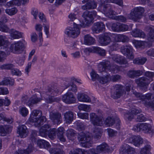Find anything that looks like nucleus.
<instances>
[{
	"label": "nucleus",
	"instance_id": "obj_1",
	"mask_svg": "<svg viewBox=\"0 0 154 154\" xmlns=\"http://www.w3.org/2000/svg\"><path fill=\"white\" fill-rule=\"evenodd\" d=\"M133 94L138 99L142 101L143 103L146 106L149 107L154 110V94L152 93H148L145 95L134 91Z\"/></svg>",
	"mask_w": 154,
	"mask_h": 154
},
{
	"label": "nucleus",
	"instance_id": "obj_2",
	"mask_svg": "<svg viewBox=\"0 0 154 154\" xmlns=\"http://www.w3.org/2000/svg\"><path fill=\"white\" fill-rule=\"evenodd\" d=\"M98 68L100 72H105L107 69L115 73L120 70L121 67L116 64L111 65L110 62L108 60H103L98 64Z\"/></svg>",
	"mask_w": 154,
	"mask_h": 154
},
{
	"label": "nucleus",
	"instance_id": "obj_3",
	"mask_svg": "<svg viewBox=\"0 0 154 154\" xmlns=\"http://www.w3.org/2000/svg\"><path fill=\"white\" fill-rule=\"evenodd\" d=\"M97 14L96 11H85L82 14V17L83 19L82 22L80 24V26L82 27H85L88 26L92 22L94 19V17Z\"/></svg>",
	"mask_w": 154,
	"mask_h": 154
},
{
	"label": "nucleus",
	"instance_id": "obj_4",
	"mask_svg": "<svg viewBox=\"0 0 154 154\" xmlns=\"http://www.w3.org/2000/svg\"><path fill=\"white\" fill-rule=\"evenodd\" d=\"M59 91L58 89L55 87H52L48 88L45 91V94L48 96V97L45 96V101L47 103H51L54 102H58L60 101V99L58 97H55L53 95L57 94Z\"/></svg>",
	"mask_w": 154,
	"mask_h": 154
},
{
	"label": "nucleus",
	"instance_id": "obj_5",
	"mask_svg": "<svg viewBox=\"0 0 154 154\" xmlns=\"http://www.w3.org/2000/svg\"><path fill=\"white\" fill-rule=\"evenodd\" d=\"M152 126L149 123H141L137 124L134 125L133 130L135 131L139 132L143 131L146 133H153L154 130L152 129Z\"/></svg>",
	"mask_w": 154,
	"mask_h": 154
},
{
	"label": "nucleus",
	"instance_id": "obj_6",
	"mask_svg": "<svg viewBox=\"0 0 154 154\" xmlns=\"http://www.w3.org/2000/svg\"><path fill=\"white\" fill-rule=\"evenodd\" d=\"M144 11V8L142 7L135 8L129 14L128 17L130 19L134 21H137L141 18Z\"/></svg>",
	"mask_w": 154,
	"mask_h": 154
},
{
	"label": "nucleus",
	"instance_id": "obj_7",
	"mask_svg": "<svg viewBox=\"0 0 154 154\" xmlns=\"http://www.w3.org/2000/svg\"><path fill=\"white\" fill-rule=\"evenodd\" d=\"M120 50L122 53L128 59L132 60L134 58V50L131 46L126 45L122 46Z\"/></svg>",
	"mask_w": 154,
	"mask_h": 154
},
{
	"label": "nucleus",
	"instance_id": "obj_8",
	"mask_svg": "<svg viewBox=\"0 0 154 154\" xmlns=\"http://www.w3.org/2000/svg\"><path fill=\"white\" fill-rule=\"evenodd\" d=\"M73 26L72 27H69L67 28L65 33L69 36L73 38L77 37L80 33L79 25L76 24L75 23L73 22Z\"/></svg>",
	"mask_w": 154,
	"mask_h": 154
},
{
	"label": "nucleus",
	"instance_id": "obj_9",
	"mask_svg": "<svg viewBox=\"0 0 154 154\" xmlns=\"http://www.w3.org/2000/svg\"><path fill=\"white\" fill-rule=\"evenodd\" d=\"M136 82L140 89L145 91L147 90L148 86L150 81L146 77L143 76L137 79Z\"/></svg>",
	"mask_w": 154,
	"mask_h": 154
},
{
	"label": "nucleus",
	"instance_id": "obj_10",
	"mask_svg": "<svg viewBox=\"0 0 154 154\" xmlns=\"http://www.w3.org/2000/svg\"><path fill=\"white\" fill-rule=\"evenodd\" d=\"M90 117L91 122L94 125H102L103 119L102 117L97 116L95 113L92 112L90 114Z\"/></svg>",
	"mask_w": 154,
	"mask_h": 154
},
{
	"label": "nucleus",
	"instance_id": "obj_11",
	"mask_svg": "<svg viewBox=\"0 0 154 154\" xmlns=\"http://www.w3.org/2000/svg\"><path fill=\"white\" fill-rule=\"evenodd\" d=\"M49 118L54 123L57 125L61 123L62 120L61 113L54 111L50 112Z\"/></svg>",
	"mask_w": 154,
	"mask_h": 154
},
{
	"label": "nucleus",
	"instance_id": "obj_12",
	"mask_svg": "<svg viewBox=\"0 0 154 154\" xmlns=\"http://www.w3.org/2000/svg\"><path fill=\"white\" fill-rule=\"evenodd\" d=\"M99 42L102 46H106L109 45L112 42L110 34L109 33L102 34L99 36Z\"/></svg>",
	"mask_w": 154,
	"mask_h": 154
},
{
	"label": "nucleus",
	"instance_id": "obj_13",
	"mask_svg": "<svg viewBox=\"0 0 154 154\" xmlns=\"http://www.w3.org/2000/svg\"><path fill=\"white\" fill-rule=\"evenodd\" d=\"M24 45L21 41L15 42L12 44L11 46V51L15 53H19L23 50Z\"/></svg>",
	"mask_w": 154,
	"mask_h": 154
},
{
	"label": "nucleus",
	"instance_id": "obj_14",
	"mask_svg": "<svg viewBox=\"0 0 154 154\" xmlns=\"http://www.w3.org/2000/svg\"><path fill=\"white\" fill-rule=\"evenodd\" d=\"M105 25L101 22L94 23L91 28L93 33H98L103 31L105 29Z\"/></svg>",
	"mask_w": 154,
	"mask_h": 154
},
{
	"label": "nucleus",
	"instance_id": "obj_15",
	"mask_svg": "<svg viewBox=\"0 0 154 154\" xmlns=\"http://www.w3.org/2000/svg\"><path fill=\"white\" fill-rule=\"evenodd\" d=\"M62 100L67 104L74 103L75 101V98L73 94L70 92H67L64 94L62 97Z\"/></svg>",
	"mask_w": 154,
	"mask_h": 154
},
{
	"label": "nucleus",
	"instance_id": "obj_16",
	"mask_svg": "<svg viewBox=\"0 0 154 154\" xmlns=\"http://www.w3.org/2000/svg\"><path fill=\"white\" fill-rule=\"evenodd\" d=\"M78 139L79 141H82L81 144L82 146L87 147L89 144L88 142L90 141V138L88 135H86L85 134L82 133L78 136Z\"/></svg>",
	"mask_w": 154,
	"mask_h": 154
},
{
	"label": "nucleus",
	"instance_id": "obj_17",
	"mask_svg": "<svg viewBox=\"0 0 154 154\" xmlns=\"http://www.w3.org/2000/svg\"><path fill=\"white\" fill-rule=\"evenodd\" d=\"M26 98H27V96L24 97L22 98V101L24 103H26V104L29 106L36 104L41 100V98H38L35 95H34L30 97L27 102L25 100Z\"/></svg>",
	"mask_w": 154,
	"mask_h": 154
},
{
	"label": "nucleus",
	"instance_id": "obj_18",
	"mask_svg": "<svg viewBox=\"0 0 154 154\" xmlns=\"http://www.w3.org/2000/svg\"><path fill=\"white\" fill-rule=\"evenodd\" d=\"M122 87L120 85H116L114 87V92L112 94V97L114 99L119 98L122 95Z\"/></svg>",
	"mask_w": 154,
	"mask_h": 154
},
{
	"label": "nucleus",
	"instance_id": "obj_19",
	"mask_svg": "<svg viewBox=\"0 0 154 154\" xmlns=\"http://www.w3.org/2000/svg\"><path fill=\"white\" fill-rule=\"evenodd\" d=\"M42 112L40 110H35L33 111L30 115L29 121L31 122L37 121L38 119L42 116Z\"/></svg>",
	"mask_w": 154,
	"mask_h": 154
},
{
	"label": "nucleus",
	"instance_id": "obj_20",
	"mask_svg": "<svg viewBox=\"0 0 154 154\" xmlns=\"http://www.w3.org/2000/svg\"><path fill=\"white\" fill-rule=\"evenodd\" d=\"M129 143H133L136 146H138L143 143V139L139 136H133L130 137L128 140Z\"/></svg>",
	"mask_w": 154,
	"mask_h": 154
},
{
	"label": "nucleus",
	"instance_id": "obj_21",
	"mask_svg": "<svg viewBox=\"0 0 154 154\" xmlns=\"http://www.w3.org/2000/svg\"><path fill=\"white\" fill-rule=\"evenodd\" d=\"M112 60L120 64H126L128 62L126 58L123 56L118 54H114L112 57Z\"/></svg>",
	"mask_w": 154,
	"mask_h": 154
},
{
	"label": "nucleus",
	"instance_id": "obj_22",
	"mask_svg": "<svg viewBox=\"0 0 154 154\" xmlns=\"http://www.w3.org/2000/svg\"><path fill=\"white\" fill-rule=\"evenodd\" d=\"M109 2V0H106L102 2L98 8L99 10L105 14L111 8L110 5L108 3Z\"/></svg>",
	"mask_w": 154,
	"mask_h": 154
},
{
	"label": "nucleus",
	"instance_id": "obj_23",
	"mask_svg": "<svg viewBox=\"0 0 154 154\" xmlns=\"http://www.w3.org/2000/svg\"><path fill=\"white\" fill-rule=\"evenodd\" d=\"M17 132L21 137L24 138L28 134V131L27 128L24 125H21L17 128Z\"/></svg>",
	"mask_w": 154,
	"mask_h": 154
},
{
	"label": "nucleus",
	"instance_id": "obj_24",
	"mask_svg": "<svg viewBox=\"0 0 154 154\" xmlns=\"http://www.w3.org/2000/svg\"><path fill=\"white\" fill-rule=\"evenodd\" d=\"M145 30L149 32L148 36V40L150 42L154 41V28L151 26H147L145 28Z\"/></svg>",
	"mask_w": 154,
	"mask_h": 154
},
{
	"label": "nucleus",
	"instance_id": "obj_25",
	"mask_svg": "<svg viewBox=\"0 0 154 154\" xmlns=\"http://www.w3.org/2000/svg\"><path fill=\"white\" fill-rule=\"evenodd\" d=\"M88 1L85 5L82 6L81 8L83 10L94 9L96 8L97 4L94 0L92 1Z\"/></svg>",
	"mask_w": 154,
	"mask_h": 154
},
{
	"label": "nucleus",
	"instance_id": "obj_26",
	"mask_svg": "<svg viewBox=\"0 0 154 154\" xmlns=\"http://www.w3.org/2000/svg\"><path fill=\"white\" fill-rule=\"evenodd\" d=\"M141 112V110L135 108L132 109L131 112L126 113L125 115V118L129 121H131L134 118V115H136Z\"/></svg>",
	"mask_w": 154,
	"mask_h": 154
},
{
	"label": "nucleus",
	"instance_id": "obj_27",
	"mask_svg": "<svg viewBox=\"0 0 154 154\" xmlns=\"http://www.w3.org/2000/svg\"><path fill=\"white\" fill-rule=\"evenodd\" d=\"M77 98L79 101L81 102H90L91 101L90 97L83 93H78L77 94Z\"/></svg>",
	"mask_w": 154,
	"mask_h": 154
},
{
	"label": "nucleus",
	"instance_id": "obj_28",
	"mask_svg": "<svg viewBox=\"0 0 154 154\" xmlns=\"http://www.w3.org/2000/svg\"><path fill=\"white\" fill-rule=\"evenodd\" d=\"M51 125L49 124H45L40 129L39 135L43 137H45L48 134Z\"/></svg>",
	"mask_w": 154,
	"mask_h": 154
},
{
	"label": "nucleus",
	"instance_id": "obj_29",
	"mask_svg": "<svg viewBox=\"0 0 154 154\" xmlns=\"http://www.w3.org/2000/svg\"><path fill=\"white\" fill-rule=\"evenodd\" d=\"M64 118L66 123L70 124L74 119V114L71 111L66 112L64 114Z\"/></svg>",
	"mask_w": 154,
	"mask_h": 154
},
{
	"label": "nucleus",
	"instance_id": "obj_30",
	"mask_svg": "<svg viewBox=\"0 0 154 154\" xmlns=\"http://www.w3.org/2000/svg\"><path fill=\"white\" fill-rule=\"evenodd\" d=\"M56 134L58 138L62 142H65L66 139L64 136V129L62 127H60L56 129Z\"/></svg>",
	"mask_w": 154,
	"mask_h": 154
},
{
	"label": "nucleus",
	"instance_id": "obj_31",
	"mask_svg": "<svg viewBox=\"0 0 154 154\" xmlns=\"http://www.w3.org/2000/svg\"><path fill=\"white\" fill-rule=\"evenodd\" d=\"M29 0H12L8 2L6 5L8 7L12 6L14 5H20L21 4L24 5Z\"/></svg>",
	"mask_w": 154,
	"mask_h": 154
},
{
	"label": "nucleus",
	"instance_id": "obj_32",
	"mask_svg": "<svg viewBox=\"0 0 154 154\" xmlns=\"http://www.w3.org/2000/svg\"><path fill=\"white\" fill-rule=\"evenodd\" d=\"M9 33L11 37L13 39H18L22 38L23 33L14 29H10Z\"/></svg>",
	"mask_w": 154,
	"mask_h": 154
},
{
	"label": "nucleus",
	"instance_id": "obj_33",
	"mask_svg": "<svg viewBox=\"0 0 154 154\" xmlns=\"http://www.w3.org/2000/svg\"><path fill=\"white\" fill-rule=\"evenodd\" d=\"M126 150L127 151V154H135L134 151V149L127 145L125 147L122 146L121 148L120 153L121 154H124L125 152H126Z\"/></svg>",
	"mask_w": 154,
	"mask_h": 154
},
{
	"label": "nucleus",
	"instance_id": "obj_34",
	"mask_svg": "<svg viewBox=\"0 0 154 154\" xmlns=\"http://www.w3.org/2000/svg\"><path fill=\"white\" fill-rule=\"evenodd\" d=\"M95 42V39L89 35H87L85 36L84 44L90 45L94 44Z\"/></svg>",
	"mask_w": 154,
	"mask_h": 154
},
{
	"label": "nucleus",
	"instance_id": "obj_35",
	"mask_svg": "<svg viewBox=\"0 0 154 154\" xmlns=\"http://www.w3.org/2000/svg\"><path fill=\"white\" fill-rule=\"evenodd\" d=\"M115 41L117 42H128L129 40V38L123 34H117L115 35Z\"/></svg>",
	"mask_w": 154,
	"mask_h": 154
},
{
	"label": "nucleus",
	"instance_id": "obj_36",
	"mask_svg": "<svg viewBox=\"0 0 154 154\" xmlns=\"http://www.w3.org/2000/svg\"><path fill=\"white\" fill-rule=\"evenodd\" d=\"M38 146L41 148H45L48 149L49 147L50 144L48 142L44 140H38L37 142Z\"/></svg>",
	"mask_w": 154,
	"mask_h": 154
},
{
	"label": "nucleus",
	"instance_id": "obj_37",
	"mask_svg": "<svg viewBox=\"0 0 154 154\" xmlns=\"http://www.w3.org/2000/svg\"><path fill=\"white\" fill-rule=\"evenodd\" d=\"M132 35L134 37L144 38L146 35L142 30L136 29L134 30L132 32Z\"/></svg>",
	"mask_w": 154,
	"mask_h": 154
},
{
	"label": "nucleus",
	"instance_id": "obj_38",
	"mask_svg": "<svg viewBox=\"0 0 154 154\" xmlns=\"http://www.w3.org/2000/svg\"><path fill=\"white\" fill-rule=\"evenodd\" d=\"M62 146H57L56 148H50L49 151L51 154H64V152L61 149Z\"/></svg>",
	"mask_w": 154,
	"mask_h": 154
},
{
	"label": "nucleus",
	"instance_id": "obj_39",
	"mask_svg": "<svg viewBox=\"0 0 154 154\" xmlns=\"http://www.w3.org/2000/svg\"><path fill=\"white\" fill-rule=\"evenodd\" d=\"M142 73V71L140 70H130L128 73V75L130 77L134 78L141 75Z\"/></svg>",
	"mask_w": 154,
	"mask_h": 154
},
{
	"label": "nucleus",
	"instance_id": "obj_40",
	"mask_svg": "<svg viewBox=\"0 0 154 154\" xmlns=\"http://www.w3.org/2000/svg\"><path fill=\"white\" fill-rule=\"evenodd\" d=\"M33 149L32 145L30 144L26 150H19L18 151L15 152L14 154H29L32 151Z\"/></svg>",
	"mask_w": 154,
	"mask_h": 154
},
{
	"label": "nucleus",
	"instance_id": "obj_41",
	"mask_svg": "<svg viewBox=\"0 0 154 154\" xmlns=\"http://www.w3.org/2000/svg\"><path fill=\"white\" fill-rule=\"evenodd\" d=\"M9 44V42L5 36L0 35V47L6 48Z\"/></svg>",
	"mask_w": 154,
	"mask_h": 154
},
{
	"label": "nucleus",
	"instance_id": "obj_42",
	"mask_svg": "<svg viewBox=\"0 0 154 154\" xmlns=\"http://www.w3.org/2000/svg\"><path fill=\"white\" fill-rule=\"evenodd\" d=\"M4 121L7 122L8 123L11 124L13 122V119L7 118L4 113H1L0 114V122L3 123Z\"/></svg>",
	"mask_w": 154,
	"mask_h": 154
},
{
	"label": "nucleus",
	"instance_id": "obj_43",
	"mask_svg": "<svg viewBox=\"0 0 154 154\" xmlns=\"http://www.w3.org/2000/svg\"><path fill=\"white\" fill-rule=\"evenodd\" d=\"M66 135L69 139L73 140L76 135L75 131L72 129H68L66 131Z\"/></svg>",
	"mask_w": 154,
	"mask_h": 154
},
{
	"label": "nucleus",
	"instance_id": "obj_44",
	"mask_svg": "<svg viewBox=\"0 0 154 154\" xmlns=\"http://www.w3.org/2000/svg\"><path fill=\"white\" fill-rule=\"evenodd\" d=\"M14 84L13 80L9 78H5L1 82H0V85H12Z\"/></svg>",
	"mask_w": 154,
	"mask_h": 154
},
{
	"label": "nucleus",
	"instance_id": "obj_45",
	"mask_svg": "<svg viewBox=\"0 0 154 154\" xmlns=\"http://www.w3.org/2000/svg\"><path fill=\"white\" fill-rule=\"evenodd\" d=\"M147 60V59L144 57H138L133 60V62L134 64L138 65H143Z\"/></svg>",
	"mask_w": 154,
	"mask_h": 154
},
{
	"label": "nucleus",
	"instance_id": "obj_46",
	"mask_svg": "<svg viewBox=\"0 0 154 154\" xmlns=\"http://www.w3.org/2000/svg\"><path fill=\"white\" fill-rule=\"evenodd\" d=\"M9 129V127L8 126H0V135L2 136H5L7 133H8L11 131H8Z\"/></svg>",
	"mask_w": 154,
	"mask_h": 154
},
{
	"label": "nucleus",
	"instance_id": "obj_47",
	"mask_svg": "<svg viewBox=\"0 0 154 154\" xmlns=\"http://www.w3.org/2000/svg\"><path fill=\"white\" fill-rule=\"evenodd\" d=\"M110 80V75H107L102 77H100L98 79V81L102 84H105Z\"/></svg>",
	"mask_w": 154,
	"mask_h": 154
},
{
	"label": "nucleus",
	"instance_id": "obj_48",
	"mask_svg": "<svg viewBox=\"0 0 154 154\" xmlns=\"http://www.w3.org/2000/svg\"><path fill=\"white\" fill-rule=\"evenodd\" d=\"M151 149V147L149 145H146L141 149L140 153V154H151L150 152Z\"/></svg>",
	"mask_w": 154,
	"mask_h": 154
},
{
	"label": "nucleus",
	"instance_id": "obj_49",
	"mask_svg": "<svg viewBox=\"0 0 154 154\" xmlns=\"http://www.w3.org/2000/svg\"><path fill=\"white\" fill-rule=\"evenodd\" d=\"M115 122L114 119L112 117H107L105 121V123L106 125L109 127H110L113 125Z\"/></svg>",
	"mask_w": 154,
	"mask_h": 154
},
{
	"label": "nucleus",
	"instance_id": "obj_50",
	"mask_svg": "<svg viewBox=\"0 0 154 154\" xmlns=\"http://www.w3.org/2000/svg\"><path fill=\"white\" fill-rule=\"evenodd\" d=\"M78 108L80 110H83L87 112H89L91 109L90 105L85 104H81L78 106Z\"/></svg>",
	"mask_w": 154,
	"mask_h": 154
},
{
	"label": "nucleus",
	"instance_id": "obj_51",
	"mask_svg": "<svg viewBox=\"0 0 154 154\" xmlns=\"http://www.w3.org/2000/svg\"><path fill=\"white\" fill-rule=\"evenodd\" d=\"M106 16L109 18L115 20L116 16V12L112 10L111 8L105 14Z\"/></svg>",
	"mask_w": 154,
	"mask_h": 154
},
{
	"label": "nucleus",
	"instance_id": "obj_52",
	"mask_svg": "<svg viewBox=\"0 0 154 154\" xmlns=\"http://www.w3.org/2000/svg\"><path fill=\"white\" fill-rule=\"evenodd\" d=\"M87 153V151L80 149H75L73 151H70L69 154H86Z\"/></svg>",
	"mask_w": 154,
	"mask_h": 154
},
{
	"label": "nucleus",
	"instance_id": "obj_53",
	"mask_svg": "<svg viewBox=\"0 0 154 154\" xmlns=\"http://www.w3.org/2000/svg\"><path fill=\"white\" fill-rule=\"evenodd\" d=\"M93 135L95 138H100L102 135L101 131L99 128H95L93 131Z\"/></svg>",
	"mask_w": 154,
	"mask_h": 154
},
{
	"label": "nucleus",
	"instance_id": "obj_54",
	"mask_svg": "<svg viewBox=\"0 0 154 154\" xmlns=\"http://www.w3.org/2000/svg\"><path fill=\"white\" fill-rule=\"evenodd\" d=\"M37 120V121L35 122L36 123V124H35V125H36L37 127H39L41 125H43V123L46 121V119L45 116H41Z\"/></svg>",
	"mask_w": 154,
	"mask_h": 154
},
{
	"label": "nucleus",
	"instance_id": "obj_55",
	"mask_svg": "<svg viewBox=\"0 0 154 154\" xmlns=\"http://www.w3.org/2000/svg\"><path fill=\"white\" fill-rule=\"evenodd\" d=\"M50 130V132H48V135L49 137L52 140H54L56 137V129L55 128H53L51 129H49Z\"/></svg>",
	"mask_w": 154,
	"mask_h": 154
},
{
	"label": "nucleus",
	"instance_id": "obj_56",
	"mask_svg": "<svg viewBox=\"0 0 154 154\" xmlns=\"http://www.w3.org/2000/svg\"><path fill=\"white\" fill-rule=\"evenodd\" d=\"M18 10L16 8L14 7L11 9L5 10V13L10 16H12L16 14Z\"/></svg>",
	"mask_w": 154,
	"mask_h": 154
},
{
	"label": "nucleus",
	"instance_id": "obj_57",
	"mask_svg": "<svg viewBox=\"0 0 154 154\" xmlns=\"http://www.w3.org/2000/svg\"><path fill=\"white\" fill-rule=\"evenodd\" d=\"M42 26L41 24H37L35 26V29L39 32V38L40 41H42Z\"/></svg>",
	"mask_w": 154,
	"mask_h": 154
},
{
	"label": "nucleus",
	"instance_id": "obj_58",
	"mask_svg": "<svg viewBox=\"0 0 154 154\" xmlns=\"http://www.w3.org/2000/svg\"><path fill=\"white\" fill-rule=\"evenodd\" d=\"M95 53L98 54L102 56H105L106 54V51L105 50L98 47H95Z\"/></svg>",
	"mask_w": 154,
	"mask_h": 154
},
{
	"label": "nucleus",
	"instance_id": "obj_59",
	"mask_svg": "<svg viewBox=\"0 0 154 154\" xmlns=\"http://www.w3.org/2000/svg\"><path fill=\"white\" fill-rule=\"evenodd\" d=\"M95 47L92 46L91 47L86 48L84 49V51L85 54L88 55L91 53H95Z\"/></svg>",
	"mask_w": 154,
	"mask_h": 154
},
{
	"label": "nucleus",
	"instance_id": "obj_60",
	"mask_svg": "<svg viewBox=\"0 0 154 154\" xmlns=\"http://www.w3.org/2000/svg\"><path fill=\"white\" fill-rule=\"evenodd\" d=\"M75 124L77 126V128L79 131H82L85 130V125L82 122H76Z\"/></svg>",
	"mask_w": 154,
	"mask_h": 154
},
{
	"label": "nucleus",
	"instance_id": "obj_61",
	"mask_svg": "<svg viewBox=\"0 0 154 154\" xmlns=\"http://www.w3.org/2000/svg\"><path fill=\"white\" fill-rule=\"evenodd\" d=\"M14 65L11 63L4 64L1 66L2 69H11V71L14 67Z\"/></svg>",
	"mask_w": 154,
	"mask_h": 154
},
{
	"label": "nucleus",
	"instance_id": "obj_62",
	"mask_svg": "<svg viewBox=\"0 0 154 154\" xmlns=\"http://www.w3.org/2000/svg\"><path fill=\"white\" fill-rule=\"evenodd\" d=\"M147 120V118L143 114L138 115L136 120L137 122H144Z\"/></svg>",
	"mask_w": 154,
	"mask_h": 154
},
{
	"label": "nucleus",
	"instance_id": "obj_63",
	"mask_svg": "<svg viewBox=\"0 0 154 154\" xmlns=\"http://www.w3.org/2000/svg\"><path fill=\"white\" fill-rule=\"evenodd\" d=\"M120 23L118 22L113 23L112 25V29L113 31L117 32H119Z\"/></svg>",
	"mask_w": 154,
	"mask_h": 154
},
{
	"label": "nucleus",
	"instance_id": "obj_64",
	"mask_svg": "<svg viewBox=\"0 0 154 154\" xmlns=\"http://www.w3.org/2000/svg\"><path fill=\"white\" fill-rule=\"evenodd\" d=\"M144 75L146 77L149 78L150 82L153 81L152 78L154 77V72L146 71Z\"/></svg>",
	"mask_w": 154,
	"mask_h": 154
}]
</instances>
